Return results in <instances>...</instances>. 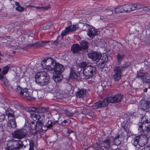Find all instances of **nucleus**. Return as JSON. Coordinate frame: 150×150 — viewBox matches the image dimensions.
<instances>
[{"mask_svg":"<svg viewBox=\"0 0 150 150\" xmlns=\"http://www.w3.org/2000/svg\"><path fill=\"white\" fill-rule=\"evenodd\" d=\"M42 123L41 121L38 122L36 121H33L30 124V127L25 126L23 128H20L15 131H24L36 130V131H40Z\"/></svg>","mask_w":150,"mask_h":150,"instance_id":"nucleus-3","label":"nucleus"},{"mask_svg":"<svg viewBox=\"0 0 150 150\" xmlns=\"http://www.w3.org/2000/svg\"><path fill=\"white\" fill-rule=\"evenodd\" d=\"M38 132H35L33 134L34 135H35V134H37Z\"/></svg>","mask_w":150,"mask_h":150,"instance_id":"nucleus-61","label":"nucleus"},{"mask_svg":"<svg viewBox=\"0 0 150 150\" xmlns=\"http://www.w3.org/2000/svg\"><path fill=\"white\" fill-rule=\"evenodd\" d=\"M140 123L139 124L138 130L140 131H150V127L149 125V121L147 117L144 116L141 117Z\"/></svg>","mask_w":150,"mask_h":150,"instance_id":"nucleus-5","label":"nucleus"},{"mask_svg":"<svg viewBox=\"0 0 150 150\" xmlns=\"http://www.w3.org/2000/svg\"><path fill=\"white\" fill-rule=\"evenodd\" d=\"M146 101H148V103L150 106V96H149L147 98V99Z\"/></svg>","mask_w":150,"mask_h":150,"instance_id":"nucleus-55","label":"nucleus"},{"mask_svg":"<svg viewBox=\"0 0 150 150\" xmlns=\"http://www.w3.org/2000/svg\"><path fill=\"white\" fill-rule=\"evenodd\" d=\"M71 51L74 54L78 53L82 51V48L80 45L78 44H75L71 46Z\"/></svg>","mask_w":150,"mask_h":150,"instance_id":"nucleus-21","label":"nucleus"},{"mask_svg":"<svg viewBox=\"0 0 150 150\" xmlns=\"http://www.w3.org/2000/svg\"><path fill=\"white\" fill-rule=\"evenodd\" d=\"M14 113L13 110L9 108L7 110L6 112V115L8 116V119H9L10 117H11V118L12 119L15 118V116L13 115Z\"/></svg>","mask_w":150,"mask_h":150,"instance_id":"nucleus-27","label":"nucleus"},{"mask_svg":"<svg viewBox=\"0 0 150 150\" xmlns=\"http://www.w3.org/2000/svg\"><path fill=\"white\" fill-rule=\"evenodd\" d=\"M133 11L142 8L143 7V6L139 4H133Z\"/></svg>","mask_w":150,"mask_h":150,"instance_id":"nucleus-38","label":"nucleus"},{"mask_svg":"<svg viewBox=\"0 0 150 150\" xmlns=\"http://www.w3.org/2000/svg\"><path fill=\"white\" fill-rule=\"evenodd\" d=\"M35 81L36 83L41 86L47 84L49 82L50 77L45 71L38 73L35 76Z\"/></svg>","mask_w":150,"mask_h":150,"instance_id":"nucleus-2","label":"nucleus"},{"mask_svg":"<svg viewBox=\"0 0 150 150\" xmlns=\"http://www.w3.org/2000/svg\"><path fill=\"white\" fill-rule=\"evenodd\" d=\"M111 85V83L109 81H105L101 84V86L103 87H105L106 86H110Z\"/></svg>","mask_w":150,"mask_h":150,"instance_id":"nucleus-40","label":"nucleus"},{"mask_svg":"<svg viewBox=\"0 0 150 150\" xmlns=\"http://www.w3.org/2000/svg\"><path fill=\"white\" fill-rule=\"evenodd\" d=\"M34 145L33 141L32 140H31L30 142V149L29 150H34Z\"/></svg>","mask_w":150,"mask_h":150,"instance_id":"nucleus-47","label":"nucleus"},{"mask_svg":"<svg viewBox=\"0 0 150 150\" xmlns=\"http://www.w3.org/2000/svg\"><path fill=\"white\" fill-rule=\"evenodd\" d=\"M30 93H31L30 95V100H35L36 99H39L42 98V96H39L38 93L37 91H30Z\"/></svg>","mask_w":150,"mask_h":150,"instance_id":"nucleus-24","label":"nucleus"},{"mask_svg":"<svg viewBox=\"0 0 150 150\" xmlns=\"http://www.w3.org/2000/svg\"><path fill=\"white\" fill-rule=\"evenodd\" d=\"M103 144L104 145V146L106 147H109L110 144V140L107 139L103 142Z\"/></svg>","mask_w":150,"mask_h":150,"instance_id":"nucleus-39","label":"nucleus"},{"mask_svg":"<svg viewBox=\"0 0 150 150\" xmlns=\"http://www.w3.org/2000/svg\"><path fill=\"white\" fill-rule=\"evenodd\" d=\"M35 8H37V9H41L42 10H46L48 9L49 8H50V6H47L43 7V6H39V7H37L35 6Z\"/></svg>","mask_w":150,"mask_h":150,"instance_id":"nucleus-46","label":"nucleus"},{"mask_svg":"<svg viewBox=\"0 0 150 150\" xmlns=\"http://www.w3.org/2000/svg\"><path fill=\"white\" fill-rule=\"evenodd\" d=\"M122 70L119 66H116L113 69L114 74L113 78L115 81H118L121 78V71Z\"/></svg>","mask_w":150,"mask_h":150,"instance_id":"nucleus-11","label":"nucleus"},{"mask_svg":"<svg viewBox=\"0 0 150 150\" xmlns=\"http://www.w3.org/2000/svg\"><path fill=\"white\" fill-rule=\"evenodd\" d=\"M37 112L39 114L44 113L48 111V110L47 108L44 107H39L37 108L36 110Z\"/></svg>","mask_w":150,"mask_h":150,"instance_id":"nucleus-31","label":"nucleus"},{"mask_svg":"<svg viewBox=\"0 0 150 150\" xmlns=\"http://www.w3.org/2000/svg\"><path fill=\"white\" fill-rule=\"evenodd\" d=\"M76 29V25H73L66 27L65 29L63 30L61 33V38L62 39L64 36L69 33L75 31Z\"/></svg>","mask_w":150,"mask_h":150,"instance_id":"nucleus-14","label":"nucleus"},{"mask_svg":"<svg viewBox=\"0 0 150 150\" xmlns=\"http://www.w3.org/2000/svg\"><path fill=\"white\" fill-rule=\"evenodd\" d=\"M19 140L12 139L9 141L7 144V145L16 147V149L18 150L22 146V145L19 143Z\"/></svg>","mask_w":150,"mask_h":150,"instance_id":"nucleus-16","label":"nucleus"},{"mask_svg":"<svg viewBox=\"0 0 150 150\" xmlns=\"http://www.w3.org/2000/svg\"><path fill=\"white\" fill-rule=\"evenodd\" d=\"M86 93V90L84 89L79 90L76 93V97L79 98H83L84 97Z\"/></svg>","mask_w":150,"mask_h":150,"instance_id":"nucleus-23","label":"nucleus"},{"mask_svg":"<svg viewBox=\"0 0 150 150\" xmlns=\"http://www.w3.org/2000/svg\"><path fill=\"white\" fill-rule=\"evenodd\" d=\"M9 121L7 123V126L9 129H15L16 127V124L15 121V118H11V117L8 119Z\"/></svg>","mask_w":150,"mask_h":150,"instance_id":"nucleus-19","label":"nucleus"},{"mask_svg":"<svg viewBox=\"0 0 150 150\" xmlns=\"http://www.w3.org/2000/svg\"><path fill=\"white\" fill-rule=\"evenodd\" d=\"M0 131H3V129L2 127H0Z\"/></svg>","mask_w":150,"mask_h":150,"instance_id":"nucleus-60","label":"nucleus"},{"mask_svg":"<svg viewBox=\"0 0 150 150\" xmlns=\"http://www.w3.org/2000/svg\"><path fill=\"white\" fill-rule=\"evenodd\" d=\"M142 8H143V9L144 11H149V10H150V9L146 7H143Z\"/></svg>","mask_w":150,"mask_h":150,"instance_id":"nucleus-52","label":"nucleus"},{"mask_svg":"<svg viewBox=\"0 0 150 150\" xmlns=\"http://www.w3.org/2000/svg\"><path fill=\"white\" fill-rule=\"evenodd\" d=\"M37 109V108H32L31 110L33 112H37V110H36Z\"/></svg>","mask_w":150,"mask_h":150,"instance_id":"nucleus-53","label":"nucleus"},{"mask_svg":"<svg viewBox=\"0 0 150 150\" xmlns=\"http://www.w3.org/2000/svg\"><path fill=\"white\" fill-rule=\"evenodd\" d=\"M123 96L121 94H117L114 96L109 97L103 100L96 102L92 105L93 109H96L105 107L108 105L109 103H117L122 100Z\"/></svg>","mask_w":150,"mask_h":150,"instance_id":"nucleus-1","label":"nucleus"},{"mask_svg":"<svg viewBox=\"0 0 150 150\" xmlns=\"http://www.w3.org/2000/svg\"><path fill=\"white\" fill-rule=\"evenodd\" d=\"M87 55L89 58L94 61H98L101 58V54L97 52L91 51L88 53Z\"/></svg>","mask_w":150,"mask_h":150,"instance_id":"nucleus-12","label":"nucleus"},{"mask_svg":"<svg viewBox=\"0 0 150 150\" xmlns=\"http://www.w3.org/2000/svg\"><path fill=\"white\" fill-rule=\"evenodd\" d=\"M139 144H141V146H144L147 144L149 141L148 137L146 135L141 134L138 136Z\"/></svg>","mask_w":150,"mask_h":150,"instance_id":"nucleus-18","label":"nucleus"},{"mask_svg":"<svg viewBox=\"0 0 150 150\" xmlns=\"http://www.w3.org/2000/svg\"><path fill=\"white\" fill-rule=\"evenodd\" d=\"M59 41L56 40L54 42V44L56 45H58V44H59Z\"/></svg>","mask_w":150,"mask_h":150,"instance_id":"nucleus-56","label":"nucleus"},{"mask_svg":"<svg viewBox=\"0 0 150 150\" xmlns=\"http://www.w3.org/2000/svg\"><path fill=\"white\" fill-rule=\"evenodd\" d=\"M57 98H62L63 96V93L62 91H58L56 92Z\"/></svg>","mask_w":150,"mask_h":150,"instance_id":"nucleus-42","label":"nucleus"},{"mask_svg":"<svg viewBox=\"0 0 150 150\" xmlns=\"http://www.w3.org/2000/svg\"><path fill=\"white\" fill-rule=\"evenodd\" d=\"M67 122V121L66 120H64V121H63V122L64 123H66Z\"/></svg>","mask_w":150,"mask_h":150,"instance_id":"nucleus-59","label":"nucleus"},{"mask_svg":"<svg viewBox=\"0 0 150 150\" xmlns=\"http://www.w3.org/2000/svg\"><path fill=\"white\" fill-rule=\"evenodd\" d=\"M16 147H13L10 145H7L5 147V150H16Z\"/></svg>","mask_w":150,"mask_h":150,"instance_id":"nucleus-45","label":"nucleus"},{"mask_svg":"<svg viewBox=\"0 0 150 150\" xmlns=\"http://www.w3.org/2000/svg\"><path fill=\"white\" fill-rule=\"evenodd\" d=\"M104 57H102V58L99 59L98 61H96V65L98 66V67L100 69L103 68L105 65V62L106 61H107L108 58L107 60H106V58L105 59L103 58Z\"/></svg>","mask_w":150,"mask_h":150,"instance_id":"nucleus-22","label":"nucleus"},{"mask_svg":"<svg viewBox=\"0 0 150 150\" xmlns=\"http://www.w3.org/2000/svg\"><path fill=\"white\" fill-rule=\"evenodd\" d=\"M129 126L127 125H125L124 126H122L121 128L122 131H129Z\"/></svg>","mask_w":150,"mask_h":150,"instance_id":"nucleus-44","label":"nucleus"},{"mask_svg":"<svg viewBox=\"0 0 150 150\" xmlns=\"http://www.w3.org/2000/svg\"><path fill=\"white\" fill-rule=\"evenodd\" d=\"M56 62L50 57L43 60L41 62V64L44 69L49 71L52 70V68Z\"/></svg>","mask_w":150,"mask_h":150,"instance_id":"nucleus-6","label":"nucleus"},{"mask_svg":"<svg viewBox=\"0 0 150 150\" xmlns=\"http://www.w3.org/2000/svg\"><path fill=\"white\" fill-rule=\"evenodd\" d=\"M130 65V64L129 62H125L123 64L121 65V67L122 70H123V69L127 67Z\"/></svg>","mask_w":150,"mask_h":150,"instance_id":"nucleus-43","label":"nucleus"},{"mask_svg":"<svg viewBox=\"0 0 150 150\" xmlns=\"http://www.w3.org/2000/svg\"><path fill=\"white\" fill-rule=\"evenodd\" d=\"M49 41H41L33 43V40H32L30 41H28V46L30 47H33L34 48H37L45 45Z\"/></svg>","mask_w":150,"mask_h":150,"instance_id":"nucleus-10","label":"nucleus"},{"mask_svg":"<svg viewBox=\"0 0 150 150\" xmlns=\"http://www.w3.org/2000/svg\"><path fill=\"white\" fill-rule=\"evenodd\" d=\"M62 79L61 74L54 73L53 76V79L56 82H58L60 81Z\"/></svg>","mask_w":150,"mask_h":150,"instance_id":"nucleus-26","label":"nucleus"},{"mask_svg":"<svg viewBox=\"0 0 150 150\" xmlns=\"http://www.w3.org/2000/svg\"><path fill=\"white\" fill-rule=\"evenodd\" d=\"M140 103L139 105V108L144 111L146 112L150 107L148 103V101L145 100H142Z\"/></svg>","mask_w":150,"mask_h":150,"instance_id":"nucleus-17","label":"nucleus"},{"mask_svg":"<svg viewBox=\"0 0 150 150\" xmlns=\"http://www.w3.org/2000/svg\"><path fill=\"white\" fill-rule=\"evenodd\" d=\"M64 113L68 116L69 117L72 116L74 114V112L71 111L65 110H64Z\"/></svg>","mask_w":150,"mask_h":150,"instance_id":"nucleus-41","label":"nucleus"},{"mask_svg":"<svg viewBox=\"0 0 150 150\" xmlns=\"http://www.w3.org/2000/svg\"><path fill=\"white\" fill-rule=\"evenodd\" d=\"M2 56V54H1V53L0 52V56Z\"/></svg>","mask_w":150,"mask_h":150,"instance_id":"nucleus-64","label":"nucleus"},{"mask_svg":"<svg viewBox=\"0 0 150 150\" xmlns=\"http://www.w3.org/2000/svg\"><path fill=\"white\" fill-rule=\"evenodd\" d=\"M49 28H50V27H47V28H46L45 29H48Z\"/></svg>","mask_w":150,"mask_h":150,"instance_id":"nucleus-63","label":"nucleus"},{"mask_svg":"<svg viewBox=\"0 0 150 150\" xmlns=\"http://www.w3.org/2000/svg\"><path fill=\"white\" fill-rule=\"evenodd\" d=\"M64 70V68L62 65L56 62L55 64L54 65V66L52 68V70L50 71H54V73L61 74Z\"/></svg>","mask_w":150,"mask_h":150,"instance_id":"nucleus-13","label":"nucleus"},{"mask_svg":"<svg viewBox=\"0 0 150 150\" xmlns=\"http://www.w3.org/2000/svg\"><path fill=\"white\" fill-rule=\"evenodd\" d=\"M15 5L17 6L16 8V10L19 12H22L24 11L25 8L24 7L21 6L19 3L18 2H16Z\"/></svg>","mask_w":150,"mask_h":150,"instance_id":"nucleus-33","label":"nucleus"},{"mask_svg":"<svg viewBox=\"0 0 150 150\" xmlns=\"http://www.w3.org/2000/svg\"><path fill=\"white\" fill-rule=\"evenodd\" d=\"M10 67L9 65H7L6 66L3 67L2 73L3 74L5 75L6 74L9 69Z\"/></svg>","mask_w":150,"mask_h":150,"instance_id":"nucleus-36","label":"nucleus"},{"mask_svg":"<svg viewBox=\"0 0 150 150\" xmlns=\"http://www.w3.org/2000/svg\"><path fill=\"white\" fill-rule=\"evenodd\" d=\"M96 68L94 66L88 65L83 69L82 72L83 79H88L93 77L96 73Z\"/></svg>","mask_w":150,"mask_h":150,"instance_id":"nucleus-4","label":"nucleus"},{"mask_svg":"<svg viewBox=\"0 0 150 150\" xmlns=\"http://www.w3.org/2000/svg\"><path fill=\"white\" fill-rule=\"evenodd\" d=\"M32 117H34L36 120H39L41 119V120H43V119L45 117V115L44 114L39 115L36 114H31Z\"/></svg>","mask_w":150,"mask_h":150,"instance_id":"nucleus-30","label":"nucleus"},{"mask_svg":"<svg viewBox=\"0 0 150 150\" xmlns=\"http://www.w3.org/2000/svg\"><path fill=\"white\" fill-rule=\"evenodd\" d=\"M147 91V88H146L144 90V92H146Z\"/></svg>","mask_w":150,"mask_h":150,"instance_id":"nucleus-58","label":"nucleus"},{"mask_svg":"<svg viewBox=\"0 0 150 150\" xmlns=\"http://www.w3.org/2000/svg\"><path fill=\"white\" fill-rule=\"evenodd\" d=\"M136 77L140 79L143 83H150V74L149 73H138Z\"/></svg>","mask_w":150,"mask_h":150,"instance_id":"nucleus-9","label":"nucleus"},{"mask_svg":"<svg viewBox=\"0 0 150 150\" xmlns=\"http://www.w3.org/2000/svg\"><path fill=\"white\" fill-rule=\"evenodd\" d=\"M57 122V121L55 122H51L50 121H48L47 123L45 125L42 124V125H41V131L42 130L43 131H46L49 130L52 128L53 125H54L56 122Z\"/></svg>","mask_w":150,"mask_h":150,"instance_id":"nucleus-15","label":"nucleus"},{"mask_svg":"<svg viewBox=\"0 0 150 150\" xmlns=\"http://www.w3.org/2000/svg\"><path fill=\"white\" fill-rule=\"evenodd\" d=\"M81 48H82V50L83 49H87L88 46V41L85 40H82L81 43Z\"/></svg>","mask_w":150,"mask_h":150,"instance_id":"nucleus-28","label":"nucleus"},{"mask_svg":"<svg viewBox=\"0 0 150 150\" xmlns=\"http://www.w3.org/2000/svg\"><path fill=\"white\" fill-rule=\"evenodd\" d=\"M83 27H86L88 28V30L87 31V35L91 38H93L95 35H99L100 34L99 31H98L97 30H95L92 26L90 25L85 24L84 25Z\"/></svg>","mask_w":150,"mask_h":150,"instance_id":"nucleus-8","label":"nucleus"},{"mask_svg":"<svg viewBox=\"0 0 150 150\" xmlns=\"http://www.w3.org/2000/svg\"><path fill=\"white\" fill-rule=\"evenodd\" d=\"M70 76L71 78L73 79H76L78 78V74L73 70L72 69H71Z\"/></svg>","mask_w":150,"mask_h":150,"instance_id":"nucleus-32","label":"nucleus"},{"mask_svg":"<svg viewBox=\"0 0 150 150\" xmlns=\"http://www.w3.org/2000/svg\"><path fill=\"white\" fill-rule=\"evenodd\" d=\"M133 4H127L123 5V8L125 12H130L133 11Z\"/></svg>","mask_w":150,"mask_h":150,"instance_id":"nucleus-25","label":"nucleus"},{"mask_svg":"<svg viewBox=\"0 0 150 150\" xmlns=\"http://www.w3.org/2000/svg\"><path fill=\"white\" fill-rule=\"evenodd\" d=\"M30 91H28L27 88L21 89L20 86L17 87V92L20 94V96L26 100H29L30 99L31 93Z\"/></svg>","mask_w":150,"mask_h":150,"instance_id":"nucleus-7","label":"nucleus"},{"mask_svg":"<svg viewBox=\"0 0 150 150\" xmlns=\"http://www.w3.org/2000/svg\"><path fill=\"white\" fill-rule=\"evenodd\" d=\"M107 14L108 15H111L113 13V11L110 9H108L106 11Z\"/></svg>","mask_w":150,"mask_h":150,"instance_id":"nucleus-49","label":"nucleus"},{"mask_svg":"<svg viewBox=\"0 0 150 150\" xmlns=\"http://www.w3.org/2000/svg\"><path fill=\"white\" fill-rule=\"evenodd\" d=\"M141 150H150V145L143 148Z\"/></svg>","mask_w":150,"mask_h":150,"instance_id":"nucleus-50","label":"nucleus"},{"mask_svg":"<svg viewBox=\"0 0 150 150\" xmlns=\"http://www.w3.org/2000/svg\"><path fill=\"white\" fill-rule=\"evenodd\" d=\"M41 92H39V93H38V95H39V96H42V98L43 97V96L42 95L41 96Z\"/></svg>","mask_w":150,"mask_h":150,"instance_id":"nucleus-57","label":"nucleus"},{"mask_svg":"<svg viewBox=\"0 0 150 150\" xmlns=\"http://www.w3.org/2000/svg\"><path fill=\"white\" fill-rule=\"evenodd\" d=\"M10 37V36H6V38H9Z\"/></svg>","mask_w":150,"mask_h":150,"instance_id":"nucleus-62","label":"nucleus"},{"mask_svg":"<svg viewBox=\"0 0 150 150\" xmlns=\"http://www.w3.org/2000/svg\"><path fill=\"white\" fill-rule=\"evenodd\" d=\"M117 62L119 65L120 64L121 62L124 58V55L123 54H118L117 55Z\"/></svg>","mask_w":150,"mask_h":150,"instance_id":"nucleus-34","label":"nucleus"},{"mask_svg":"<svg viewBox=\"0 0 150 150\" xmlns=\"http://www.w3.org/2000/svg\"><path fill=\"white\" fill-rule=\"evenodd\" d=\"M88 66V63L84 62H81L78 64V66L79 67L81 68H83V69H85Z\"/></svg>","mask_w":150,"mask_h":150,"instance_id":"nucleus-35","label":"nucleus"},{"mask_svg":"<svg viewBox=\"0 0 150 150\" xmlns=\"http://www.w3.org/2000/svg\"><path fill=\"white\" fill-rule=\"evenodd\" d=\"M123 5L119 6L115 8L114 12L115 13H120L125 12Z\"/></svg>","mask_w":150,"mask_h":150,"instance_id":"nucleus-29","label":"nucleus"},{"mask_svg":"<svg viewBox=\"0 0 150 150\" xmlns=\"http://www.w3.org/2000/svg\"><path fill=\"white\" fill-rule=\"evenodd\" d=\"M5 118V115L1 113H0V122H2L4 120Z\"/></svg>","mask_w":150,"mask_h":150,"instance_id":"nucleus-48","label":"nucleus"},{"mask_svg":"<svg viewBox=\"0 0 150 150\" xmlns=\"http://www.w3.org/2000/svg\"><path fill=\"white\" fill-rule=\"evenodd\" d=\"M65 133H64V136L65 137H68L69 136L70 133L69 132H65Z\"/></svg>","mask_w":150,"mask_h":150,"instance_id":"nucleus-51","label":"nucleus"},{"mask_svg":"<svg viewBox=\"0 0 150 150\" xmlns=\"http://www.w3.org/2000/svg\"><path fill=\"white\" fill-rule=\"evenodd\" d=\"M132 142L133 145L135 146H136L139 143V144L138 136L135 137L134 139H133L132 141Z\"/></svg>","mask_w":150,"mask_h":150,"instance_id":"nucleus-37","label":"nucleus"},{"mask_svg":"<svg viewBox=\"0 0 150 150\" xmlns=\"http://www.w3.org/2000/svg\"><path fill=\"white\" fill-rule=\"evenodd\" d=\"M12 134L14 138L21 139L25 136L26 134L23 132H13Z\"/></svg>","mask_w":150,"mask_h":150,"instance_id":"nucleus-20","label":"nucleus"},{"mask_svg":"<svg viewBox=\"0 0 150 150\" xmlns=\"http://www.w3.org/2000/svg\"><path fill=\"white\" fill-rule=\"evenodd\" d=\"M4 75L3 74H1V73H0V79L2 80L3 79L4 77Z\"/></svg>","mask_w":150,"mask_h":150,"instance_id":"nucleus-54","label":"nucleus"}]
</instances>
